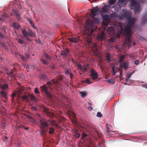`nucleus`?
Wrapping results in <instances>:
<instances>
[{"label": "nucleus", "mask_w": 147, "mask_h": 147, "mask_svg": "<svg viewBox=\"0 0 147 147\" xmlns=\"http://www.w3.org/2000/svg\"><path fill=\"white\" fill-rule=\"evenodd\" d=\"M99 22V19L94 17L90 20L89 19L87 20L86 21L87 26L90 27L87 28V26H86V29L84 32L85 35L86 37L85 40L87 44L90 47L92 48L93 52L96 53L98 52V49L97 47L98 46L97 44L93 42L92 40L93 35V33L94 31L92 27L95 25L98 24Z\"/></svg>", "instance_id": "obj_1"}, {"label": "nucleus", "mask_w": 147, "mask_h": 147, "mask_svg": "<svg viewBox=\"0 0 147 147\" xmlns=\"http://www.w3.org/2000/svg\"><path fill=\"white\" fill-rule=\"evenodd\" d=\"M123 16L128 21V23L124 29V34L126 36L125 40L126 43L129 46H130L131 45L130 38L131 36V29L134 28L136 19L132 18L130 14L127 12H124Z\"/></svg>", "instance_id": "obj_2"}, {"label": "nucleus", "mask_w": 147, "mask_h": 147, "mask_svg": "<svg viewBox=\"0 0 147 147\" xmlns=\"http://www.w3.org/2000/svg\"><path fill=\"white\" fill-rule=\"evenodd\" d=\"M91 74L90 75V76L91 77L92 79L94 80L97 81L98 80V73L93 68H91L90 70L89 71Z\"/></svg>", "instance_id": "obj_3"}, {"label": "nucleus", "mask_w": 147, "mask_h": 147, "mask_svg": "<svg viewBox=\"0 0 147 147\" xmlns=\"http://www.w3.org/2000/svg\"><path fill=\"white\" fill-rule=\"evenodd\" d=\"M40 123V128H47L48 124L46 119L41 118L39 119Z\"/></svg>", "instance_id": "obj_4"}, {"label": "nucleus", "mask_w": 147, "mask_h": 147, "mask_svg": "<svg viewBox=\"0 0 147 147\" xmlns=\"http://www.w3.org/2000/svg\"><path fill=\"white\" fill-rule=\"evenodd\" d=\"M41 90L42 92H44L45 94L48 96L49 98H50L51 97V94L48 90V88L46 87L45 84L40 87Z\"/></svg>", "instance_id": "obj_5"}, {"label": "nucleus", "mask_w": 147, "mask_h": 147, "mask_svg": "<svg viewBox=\"0 0 147 147\" xmlns=\"http://www.w3.org/2000/svg\"><path fill=\"white\" fill-rule=\"evenodd\" d=\"M106 28H107V29L106 30V32L108 34L111 35L114 33L115 32L113 27L111 26L110 27H107L106 26L104 29V30H106Z\"/></svg>", "instance_id": "obj_6"}, {"label": "nucleus", "mask_w": 147, "mask_h": 147, "mask_svg": "<svg viewBox=\"0 0 147 147\" xmlns=\"http://www.w3.org/2000/svg\"><path fill=\"white\" fill-rule=\"evenodd\" d=\"M106 127L107 128V131L106 132V134L107 135H110L112 134V126L108 124H106Z\"/></svg>", "instance_id": "obj_7"}, {"label": "nucleus", "mask_w": 147, "mask_h": 147, "mask_svg": "<svg viewBox=\"0 0 147 147\" xmlns=\"http://www.w3.org/2000/svg\"><path fill=\"white\" fill-rule=\"evenodd\" d=\"M106 34L105 32H102L101 34L97 36V39L99 40H102L105 39Z\"/></svg>", "instance_id": "obj_8"}, {"label": "nucleus", "mask_w": 147, "mask_h": 147, "mask_svg": "<svg viewBox=\"0 0 147 147\" xmlns=\"http://www.w3.org/2000/svg\"><path fill=\"white\" fill-rule=\"evenodd\" d=\"M128 64L127 61L123 62L120 64V65L119 68L122 69V68H124L125 70H126L128 68Z\"/></svg>", "instance_id": "obj_9"}, {"label": "nucleus", "mask_w": 147, "mask_h": 147, "mask_svg": "<svg viewBox=\"0 0 147 147\" xmlns=\"http://www.w3.org/2000/svg\"><path fill=\"white\" fill-rule=\"evenodd\" d=\"M98 10V9L96 7L92 9L91 10V14L90 15V16L92 18L94 17L97 14Z\"/></svg>", "instance_id": "obj_10"}, {"label": "nucleus", "mask_w": 147, "mask_h": 147, "mask_svg": "<svg viewBox=\"0 0 147 147\" xmlns=\"http://www.w3.org/2000/svg\"><path fill=\"white\" fill-rule=\"evenodd\" d=\"M141 23L143 24H147V14L143 15L142 17Z\"/></svg>", "instance_id": "obj_11"}, {"label": "nucleus", "mask_w": 147, "mask_h": 147, "mask_svg": "<svg viewBox=\"0 0 147 147\" xmlns=\"http://www.w3.org/2000/svg\"><path fill=\"white\" fill-rule=\"evenodd\" d=\"M111 6L109 5H106L104 6L102 8V11L103 12L106 13L108 12Z\"/></svg>", "instance_id": "obj_12"}, {"label": "nucleus", "mask_w": 147, "mask_h": 147, "mask_svg": "<svg viewBox=\"0 0 147 147\" xmlns=\"http://www.w3.org/2000/svg\"><path fill=\"white\" fill-rule=\"evenodd\" d=\"M47 128H40V133L41 135L43 136H45L47 135Z\"/></svg>", "instance_id": "obj_13"}, {"label": "nucleus", "mask_w": 147, "mask_h": 147, "mask_svg": "<svg viewBox=\"0 0 147 147\" xmlns=\"http://www.w3.org/2000/svg\"><path fill=\"white\" fill-rule=\"evenodd\" d=\"M20 57L24 61H26L30 57V55L28 54H26L25 56H24L23 55H20Z\"/></svg>", "instance_id": "obj_14"}, {"label": "nucleus", "mask_w": 147, "mask_h": 147, "mask_svg": "<svg viewBox=\"0 0 147 147\" xmlns=\"http://www.w3.org/2000/svg\"><path fill=\"white\" fill-rule=\"evenodd\" d=\"M112 74L113 75H115L116 73H117V71L120 70H119V68L118 69L117 67L115 68V66H112Z\"/></svg>", "instance_id": "obj_15"}, {"label": "nucleus", "mask_w": 147, "mask_h": 147, "mask_svg": "<svg viewBox=\"0 0 147 147\" xmlns=\"http://www.w3.org/2000/svg\"><path fill=\"white\" fill-rule=\"evenodd\" d=\"M13 12L17 16L18 20H20L21 18H20V15L19 14L18 11L16 10H13Z\"/></svg>", "instance_id": "obj_16"}, {"label": "nucleus", "mask_w": 147, "mask_h": 147, "mask_svg": "<svg viewBox=\"0 0 147 147\" xmlns=\"http://www.w3.org/2000/svg\"><path fill=\"white\" fill-rule=\"evenodd\" d=\"M68 39L71 42L74 43H77L78 41V40L75 37L68 38Z\"/></svg>", "instance_id": "obj_17"}, {"label": "nucleus", "mask_w": 147, "mask_h": 147, "mask_svg": "<svg viewBox=\"0 0 147 147\" xmlns=\"http://www.w3.org/2000/svg\"><path fill=\"white\" fill-rule=\"evenodd\" d=\"M16 69H11V71L10 72L11 74V78H14L15 77L16 74L15 73V72L16 71Z\"/></svg>", "instance_id": "obj_18"}, {"label": "nucleus", "mask_w": 147, "mask_h": 147, "mask_svg": "<svg viewBox=\"0 0 147 147\" xmlns=\"http://www.w3.org/2000/svg\"><path fill=\"white\" fill-rule=\"evenodd\" d=\"M28 34L31 37H34L35 36V32H33L31 29H29L28 31Z\"/></svg>", "instance_id": "obj_19"}, {"label": "nucleus", "mask_w": 147, "mask_h": 147, "mask_svg": "<svg viewBox=\"0 0 147 147\" xmlns=\"http://www.w3.org/2000/svg\"><path fill=\"white\" fill-rule=\"evenodd\" d=\"M13 27L16 29H18L20 27L19 23L17 22H14L13 24Z\"/></svg>", "instance_id": "obj_20"}, {"label": "nucleus", "mask_w": 147, "mask_h": 147, "mask_svg": "<svg viewBox=\"0 0 147 147\" xmlns=\"http://www.w3.org/2000/svg\"><path fill=\"white\" fill-rule=\"evenodd\" d=\"M22 31L23 35L25 37H27L28 36V34L27 32L25 30L22 29Z\"/></svg>", "instance_id": "obj_21"}, {"label": "nucleus", "mask_w": 147, "mask_h": 147, "mask_svg": "<svg viewBox=\"0 0 147 147\" xmlns=\"http://www.w3.org/2000/svg\"><path fill=\"white\" fill-rule=\"evenodd\" d=\"M88 66H84V67H82V70L83 72L85 73L86 72H88Z\"/></svg>", "instance_id": "obj_22"}, {"label": "nucleus", "mask_w": 147, "mask_h": 147, "mask_svg": "<svg viewBox=\"0 0 147 147\" xmlns=\"http://www.w3.org/2000/svg\"><path fill=\"white\" fill-rule=\"evenodd\" d=\"M28 95L30 98V100H34V101H36L37 100L36 98L33 95L29 94Z\"/></svg>", "instance_id": "obj_23"}, {"label": "nucleus", "mask_w": 147, "mask_h": 147, "mask_svg": "<svg viewBox=\"0 0 147 147\" xmlns=\"http://www.w3.org/2000/svg\"><path fill=\"white\" fill-rule=\"evenodd\" d=\"M80 94L82 96V98H84L85 97L86 95H87V92H84V91H82L80 92Z\"/></svg>", "instance_id": "obj_24"}, {"label": "nucleus", "mask_w": 147, "mask_h": 147, "mask_svg": "<svg viewBox=\"0 0 147 147\" xmlns=\"http://www.w3.org/2000/svg\"><path fill=\"white\" fill-rule=\"evenodd\" d=\"M110 16L111 18L113 19H116L117 16V13L115 12L112 13L111 14Z\"/></svg>", "instance_id": "obj_25"}, {"label": "nucleus", "mask_w": 147, "mask_h": 147, "mask_svg": "<svg viewBox=\"0 0 147 147\" xmlns=\"http://www.w3.org/2000/svg\"><path fill=\"white\" fill-rule=\"evenodd\" d=\"M28 21L29 22L30 24L32 26V27L34 29H36V28L34 24L29 18L27 19Z\"/></svg>", "instance_id": "obj_26"}, {"label": "nucleus", "mask_w": 147, "mask_h": 147, "mask_svg": "<svg viewBox=\"0 0 147 147\" xmlns=\"http://www.w3.org/2000/svg\"><path fill=\"white\" fill-rule=\"evenodd\" d=\"M120 3L122 5L126 4L127 3V0H119Z\"/></svg>", "instance_id": "obj_27"}, {"label": "nucleus", "mask_w": 147, "mask_h": 147, "mask_svg": "<svg viewBox=\"0 0 147 147\" xmlns=\"http://www.w3.org/2000/svg\"><path fill=\"white\" fill-rule=\"evenodd\" d=\"M1 94L2 96L4 98H6L7 97V93L5 91H2L1 92Z\"/></svg>", "instance_id": "obj_28"}, {"label": "nucleus", "mask_w": 147, "mask_h": 147, "mask_svg": "<svg viewBox=\"0 0 147 147\" xmlns=\"http://www.w3.org/2000/svg\"><path fill=\"white\" fill-rule=\"evenodd\" d=\"M0 87L2 89H5L8 88V85L7 84H5L1 85Z\"/></svg>", "instance_id": "obj_29"}, {"label": "nucleus", "mask_w": 147, "mask_h": 147, "mask_svg": "<svg viewBox=\"0 0 147 147\" xmlns=\"http://www.w3.org/2000/svg\"><path fill=\"white\" fill-rule=\"evenodd\" d=\"M111 55L110 53H108L107 54L106 58L108 61V62H110L111 61Z\"/></svg>", "instance_id": "obj_30"}, {"label": "nucleus", "mask_w": 147, "mask_h": 147, "mask_svg": "<svg viewBox=\"0 0 147 147\" xmlns=\"http://www.w3.org/2000/svg\"><path fill=\"white\" fill-rule=\"evenodd\" d=\"M40 61L41 62H42L43 64H45V65H48V62L47 61L44 59L42 58H41L40 59Z\"/></svg>", "instance_id": "obj_31"}, {"label": "nucleus", "mask_w": 147, "mask_h": 147, "mask_svg": "<svg viewBox=\"0 0 147 147\" xmlns=\"http://www.w3.org/2000/svg\"><path fill=\"white\" fill-rule=\"evenodd\" d=\"M44 56L47 59H49V60L51 59V57L48 55L47 53H45L44 54Z\"/></svg>", "instance_id": "obj_32"}, {"label": "nucleus", "mask_w": 147, "mask_h": 147, "mask_svg": "<svg viewBox=\"0 0 147 147\" xmlns=\"http://www.w3.org/2000/svg\"><path fill=\"white\" fill-rule=\"evenodd\" d=\"M22 98L23 99H24L25 100H26L27 101V102L29 100L28 97L27 95H25L24 96H22Z\"/></svg>", "instance_id": "obj_33"}, {"label": "nucleus", "mask_w": 147, "mask_h": 147, "mask_svg": "<svg viewBox=\"0 0 147 147\" xmlns=\"http://www.w3.org/2000/svg\"><path fill=\"white\" fill-rule=\"evenodd\" d=\"M103 18L104 20H107L109 19V16L107 15H104L103 16Z\"/></svg>", "instance_id": "obj_34"}, {"label": "nucleus", "mask_w": 147, "mask_h": 147, "mask_svg": "<svg viewBox=\"0 0 147 147\" xmlns=\"http://www.w3.org/2000/svg\"><path fill=\"white\" fill-rule=\"evenodd\" d=\"M109 1L110 5H113L116 2V0H109Z\"/></svg>", "instance_id": "obj_35"}, {"label": "nucleus", "mask_w": 147, "mask_h": 147, "mask_svg": "<svg viewBox=\"0 0 147 147\" xmlns=\"http://www.w3.org/2000/svg\"><path fill=\"white\" fill-rule=\"evenodd\" d=\"M52 81L53 84H57L58 83L59 81L57 80L54 79H53Z\"/></svg>", "instance_id": "obj_36"}, {"label": "nucleus", "mask_w": 147, "mask_h": 147, "mask_svg": "<svg viewBox=\"0 0 147 147\" xmlns=\"http://www.w3.org/2000/svg\"><path fill=\"white\" fill-rule=\"evenodd\" d=\"M108 82L112 84H114L115 83V81L113 79H109L107 80Z\"/></svg>", "instance_id": "obj_37"}, {"label": "nucleus", "mask_w": 147, "mask_h": 147, "mask_svg": "<svg viewBox=\"0 0 147 147\" xmlns=\"http://www.w3.org/2000/svg\"><path fill=\"white\" fill-rule=\"evenodd\" d=\"M47 78L46 75L45 74H41V78L42 79H45Z\"/></svg>", "instance_id": "obj_38"}, {"label": "nucleus", "mask_w": 147, "mask_h": 147, "mask_svg": "<svg viewBox=\"0 0 147 147\" xmlns=\"http://www.w3.org/2000/svg\"><path fill=\"white\" fill-rule=\"evenodd\" d=\"M47 84L49 87L50 88V89H52L51 86H52V84L51 82H47Z\"/></svg>", "instance_id": "obj_39"}, {"label": "nucleus", "mask_w": 147, "mask_h": 147, "mask_svg": "<svg viewBox=\"0 0 147 147\" xmlns=\"http://www.w3.org/2000/svg\"><path fill=\"white\" fill-rule=\"evenodd\" d=\"M119 70H120V71L119 74V77L120 78H121V77L123 75L122 69H121V68H119Z\"/></svg>", "instance_id": "obj_40"}, {"label": "nucleus", "mask_w": 147, "mask_h": 147, "mask_svg": "<svg viewBox=\"0 0 147 147\" xmlns=\"http://www.w3.org/2000/svg\"><path fill=\"white\" fill-rule=\"evenodd\" d=\"M49 129L50 131L49 132V133L50 134H53L54 131V129L53 128H50Z\"/></svg>", "instance_id": "obj_41"}, {"label": "nucleus", "mask_w": 147, "mask_h": 147, "mask_svg": "<svg viewBox=\"0 0 147 147\" xmlns=\"http://www.w3.org/2000/svg\"><path fill=\"white\" fill-rule=\"evenodd\" d=\"M87 135L85 133H82V139H83L85 138H86Z\"/></svg>", "instance_id": "obj_42"}, {"label": "nucleus", "mask_w": 147, "mask_h": 147, "mask_svg": "<svg viewBox=\"0 0 147 147\" xmlns=\"http://www.w3.org/2000/svg\"><path fill=\"white\" fill-rule=\"evenodd\" d=\"M134 73V72H133L128 75H127V74L126 75L125 77L129 79L132 76V74Z\"/></svg>", "instance_id": "obj_43"}, {"label": "nucleus", "mask_w": 147, "mask_h": 147, "mask_svg": "<svg viewBox=\"0 0 147 147\" xmlns=\"http://www.w3.org/2000/svg\"><path fill=\"white\" fill-rule=\"evenodd\" d=\"M96 116L98 117H102V115L100 112H98L97 113Z\"/></svg>", "instance_id": "obj_44"}, {"label": "nucleus", "mask_w": 147, "mask_h": 147, "mask_svg": "<svg viewBox=\"0 0 147 147\" xmlns=\"http://www.w3.org/2000/svg\"><path fill=\"white\" fill-rule=\"evenodd\" d=\"M119 7V6L118 5H116L114 6V8L115 11H117L118 10L119 8H118Z\"/></svg>", "instance_id": "obj_45"}, {"label": "nucleus", "mask_w": 147, "mask_h": 147, "mask_svg": "<svg viewBox=\"0 0 147 147\" xmlns=\"http://www.w3.org/2000/svg\"><path fill=\"white\" fill-rule=\"evenodd\" d=\"M85 82L88 84H90L92 83L88 79H86L85 81Z\"/></svg>", "instance_id": "obj_46"}, {"label": "nucleus", "mask_w": 147, "mask_h": 147, "mask_svg": "<svg viewBox=\"0 0 147 147\" xmlns=\"http://www.w3.org/2000/svg\"><path fill=\"white\" fill-rule=\"evenodd\" d=\"M34 91L35 93L37 94L39 93V91L38 89V88H35Z\"/></svg>", "instance_id": "obj_47"}, {"label": "nucleus", "mask_w": 147, "mask_h": 147, "mask_svg": "<svg viewBox=\"0 0 147 147\" xmlns=\"http://www.w3.org/2000/svg\"><path fill=\"white\" fill-rule=\"evenodd\" d=\"M139 60L138 59H137L135 61L134 64L136 65H138L139 64Z\"/></svg>", "instance_id": "obj_48"}, {"label": "nucleus", "mask_w": 147, "mask_h": 147, "mask_svg": "<svg viewBox=\"0 0 147 147\" xmlns=\"http://www.w3.org/2000/svg\"><path fill=\"white\" fill-rule=\"evenodd\" d=\"M31 109L34 111H36L37 109L36 107L33 106L31 107Z\"/></svg>", "instance_id": "obj_49"}, {"label": "nucleus", "mask_w": 147, "mask_h": 147, "mask_svg": "<svg viewBox=\"0 0 147 147\" xmlns=\"http://www.w3.org/2000/svg\"><path fill=\"white\" fill-rule=\"evenodd\" d=\"M80 134L78 133H76L75 134V136L77 138H78L80 136Z\"/></svg>", "instance_id": "obj_50"}, {"label": "nucleus", "mask_w": 147, "mask_h": 147, "mask_svg": "<svg viewBox=\"0 0 147 147\" xmlns=\"http://www.w3.org/2000/svg\"><path fill=\"white\" fill-rule=\"evenodd\" d=\"M61 54L62 55H67L65 51H62L61 53Z\"/></svg>", "instance_id": "obj_51"}, {"label": "nucleus", "mask_w": 147, "mask_h": 147, "mask_svg": "<svg viewBox=\"0 0 147 147\" xmlns=\"http://www.w3.org/2000/svg\"><path fill=\"white\" fill-rule=\"evenodd\" d=\"M0 36L2 38H4L5 37V36L3 33H0Z\"/></svg>", "instance_id": "obj_52"}, {"label": "nucleus", "mask_w": 147, "mask_h": 147, "mask_svg": "<svg viewBox=\"0 0 147 147\" xmlns=\"http://www.w3.org/2000/svg\"><path fill=\"white\" fill-rule=\"evenodd\" d=\"M78 68L82 70V66L81 65V64H79L78 65Z\"/></svg>", "instance_id": "obj_53"}, {"label": "nucleus", "mask_w": 147, "mask_h": 147, "mask_svg": "<svg viewBox=\"0 0 147 147\" xmlns=\"http://www.w3.org/2000/svg\"><path fill=\"white\" fill-rule=\"evenodd\" d=\"M55 65L54 64H53V65H51L50 66V67L52 69H55Z\"/></svg>", "instance_id": "obj_54"}, {"label": "nucleus", "mask_w": 147, "mask_h": 147, "mask_svg": "<svg viewBox=\"0 0 147 147\" xmlns=\"http://www.w3.org/2000/svg\"><path fill=\"white\" fill-rule=\"evenodd\" d=\"M18 42L19 43H23V40L21 39H19L18 40Z\"/></svg>", "instance_id": "obj_55"}, {"label": "nucleus", "mask_w": 147, "mask_h": 147, "mask_svg": "<svg viewBox=\"0 0 147 147\" xmlns=\"http://www.w3.org/2000/svg\"><path fill=\"white\" fill-rule=\"evenodd\" d=\"M70 76L71 77V78L72 79L74 78V75L73 74L71 73H70Z\"/></svg>", "instance_id": "obj_56"}, {"label": "nucleus", "mask_w": 147, "mask_h": 147, "mask_svg": "<svg viewBox=\"0 0 147 147\" xmlns=\"http://www.w3.org/2000/svg\"><path fill=\"white\" fill-rule=\"evenodd\" d=\"M16 95V94L15 93H13L12 94V98H14V97Z\"/></svg>", "instance_id": "obj_57"}, {"label": "nucleus", "mask_w": 147, "mask_h": 147, "mask_svg": "<svg viewBox=\"0 0 147 147\" xmlns=\"http://www.w3.org/2000/svg\"><path fill=\"white\" fill-rule=\"evenodd\" d=\"M143 87L147 89V84H144L143 85Z\"/></svg>", "instance_id": "obj_58"}, {"label": "nucleus", "mask_w": 147, "mask_h": 147, "mask_svg": "<svg viewBox=\"0 0 147 147\" xmlns=\"http://www.w3.org/2000/svg\"><path fill=\"white\" fill-rule=\"evenodd\" d=\"M6 73H7V75L9 76H10L11 77V73L10 72H7Z\"/></svg>", "instance_id": "obj_59"}, {"label": "nucleus", "mask_w": 147, "mask_h": 147, "mask_svg": "<svg viewBox=\"0 0 147 147\" xmlns=\"http://www.w3.org/2000/svg\"><path fill=\"white\" fill-rule=\"evenodd\" d=\"M73 132H75V133H76L77 132V130L76 129H74L73 130Z\"/></svg>", "instance_id": "obj_60"}, {"label": "nucleus", "mask_w": 147, "mask_h": 147, "mask_svg": "<svg viewBox=\"0 0 147 147\" xmlns=\"http://www.w3.org/2000/svg\"><path fill=\"white\" fill-rule=\"evenodd\" d=\"M72 122L73 123H74L75 124H77V121H75V120H74L72 121Z\"/></svg>", "instance_id": "obj_61"}, {"label": "nucleus", "mask_w": 147, "mask_h": 147, "mask_svg": "<svg viewBox=\"0 0 147 147\" xmlns=\"http://www.w3.org/2000/svg\"><path fill=\"white\" fill-rule=\"evenodd\" d=\"M65 51L66 52H69V50L67 48L66 49H65Z\"/></svg>", "instance_id": "obj_62"}, {"label": "nucleus", "mask_w": 147, "mask_h": 147, "mask_svg": "<svg viewBox=\"0 0 147 147\" xmlns=\"http://www.w3.org/2000/svg\"><path fill=\"white\" fill-rule=\"evenodd\" d=\"M1 45H2L3 46V47H4V46H6L5 45L3 42L1 44Z\"/></svg>", "instance_id": "obj_63"}, {"label": "nucleus", "mask_w": 147, "mask_h": 147, "mask_svg": "<svg viewBox=\"0 0 147 147\" xmlns=\"http://www.w3.org/2000/svg\"><path fill=\"white\" fill-rule=\"evenodd\" d=\"M27 117H28V118H30L31 119H32V118L30 116H27Z\"/></svg>", "instance_id": "obj_64"}]
</instances>
